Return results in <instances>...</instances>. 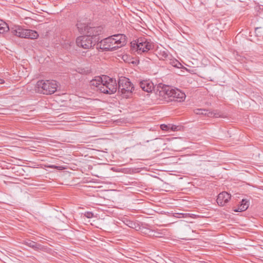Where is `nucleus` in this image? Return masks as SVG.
<instances>
[{
    "instance_id": "f257e3e1",
    "label": "nucleus",
    "mask_w": 263,
    "mask_h": 263,
    "mask_svg": "<svg viewBox=\"0 0 263 263\" xmlns=\"http://www.w3.org/2000/svg\"><path fill=\"white\" fill-rule=\"evenodd\" d=\"M101 32L100 27L85 26L83 29V49H90L98 41V35Z\"/></svg>"
},
{
    "instance_id": "f03ea898",
    "label": "nucleus",
    "mask_w": 263,
    "mask_h": 263,
    "mask_svg": "<svg viewBox=\"0 0 263 263\" xmlns=\"http://www.w3.org/2000/svg\"><path fill=\"white\" fill-rule=\"evenodd\" d=\"M58 88V84L55 80H40L35 86L36 92L44 95H51L54 93Z\"/></svg>"
},
{
    "instance_id": "7ed1b4c3",
    "label": "nucleus",
    "mask_w": 263,
    "mask_h": 263,
    "mask_svg": "<svg viewBox=\"0 0 263 263\" xmlns=\"http://www.w3.org/2000/svg\"><path fill=\"white\" fill-rule=\"evenodd\" d=\"M88 148H87L84 144H83V156L85 158H83V174L85 173L87 175H91L92 176L99 177L97 173L96 168L97 165L93 163L92 160H87L86 159L87 156L89 155L91 156H89V158H92V154L91 153H87Z\"/></svg>"
},
{
    "instance_id": "20e7f679",
    "label": "nucleus",
    "mask_w": 263,
    "mask_h": 263,
    "mask_svg": "<svg viewBox=\"0 0 263 263\" xmlns=\"http://www.w3.org/2000/svg\"><path fill=\"white\" fill-rule=\"evenodd\" d=\"M133 85L129 80L125 77L121 78L118 81V92L123 98H129L134 90Z\"/></svg>"
},
{
    "instance_id": "39448f33",
    "label": "nucleus",
    "mask_w": 263,
    "mask_h": 263,
    "mask_svg": "<svg viewBox=\"0 0 263 263\" xmlns=\"http://www.w3.org/2000/svg\"><path fill=\"white\" fill-rule=\"evenodd\" d=\"M118 86L115 79L103 76V83L101 84L100 91L106 94H113L116 92Z\"/></svg>"
},
{
    "instance_id": "423d86ee",
    "label": "nucleus",
    "mask_w": 263,
    "mask_h": 263,
    "mask_svg": "<svg viewBox=\"0 0 263 263\" xmlns=\"http://www.w3.org/2000/svg\"><path fill=\"white\" fill-rule=\"evenodd\" d=\"M10 31L13 35L22 38L34 39L39 35L35 31L24 29L20 26H14L11 28Z\"/></svg>"
},
{
    "instance_id": "0eeeda50",
    "label": "nucleus",
    "mask_w": 263,
    "mask_h": 263,
    "mask_svg": "<svg viewBox=\"0 0 263 263\" xmlns=\"http://www.w3.org/2000/svg\"><path fill=\"white\" fill-rule=\"evenodd\" d=\"M154 47L152 42L149 39L145 37H140L137 39L136 51L138 54H142L152 50Z\"/></svg>"
},
{
    "instance_id": "6e6552de",
    "label": "nucleus",
    "mask_w": 263,
    "mask_h": 263,
    "mask_svg": "<svg viewBox=\"0 0 263 263\" xmlns=\"http://www.w3.org/2000/svg\"><path fill=\"white\" fill-rule=\"evenodd\" d=\"M97 48L100 49L103 51H115L117 50L115 44L114 43V40L111 37L109 36L97 44Z\"/></svg>"
},
{
    "instance_id": "1a4fd4ad",
    "label": "nucleus",
    "mask_w": 263,
    "mask_h": 263,
    "mask_svg": "<svg viewBox=\"0 0 263 263\" xmlns=\"http://www.w3.org/2000/svg\"><path fill=\"white\" fill-rule=\"evenodd\" d=\"M173 88L167 85H163L162 87L160 86L158 91L159 95L167 102H170V99L172 96Z\"/></svg>"
},
{
    "instance_id": "9d476101",
    "label": "nucleus",
    "mask_w": 263,
    "mask_h": 263,
    "mask_svg": "<svg viewBox=\"0 0 263 263\" xmlns=\"http://www.w3.org/2000/svg\"><path fill=\"white\" fill-rule=\"evenodd\" d=\"M110 36L114 40V43L115 44L117 49L126 44V36L123 34H117Z\"/></svg>"
},
{
    "instance_id": "9b49d317",
    "label": "nucleus",
    "mask_w": 263,
    "mask_h": 263,
    "mask_svg": "<svg viewBox=\"0 0 263 263\" xmlns=\"http://www.w3.org/2000/svg\"><path fill=\"white\" fill-rule=\"evenodd\" d=\"M194 112L197 115H203L209 117H220L221 113L217 110L210 111L209 110L203 109H196Z\"/></svg>"
},
{
    "instance_id": "f8f14e48",
    "label": "nucleus",
    "mask_w": 263,
    "mask_h": 263,
    "mask_svg": "<svg viewBox=\"0 0 263 263\" xmlns=\"http://www.w3.org/2000/svg\"><path fill=\"white\" fill-rule=\"evenodd\" d=\"M172 96L171 97L170 100L171 101H177L181 102L183 101L185 98V95L183 92L181 91L178 89H172Z\"/></svg>"
},
{
    "instance_id": "ddd939ff",
    "label": "nucleus",
    "mask_w": 263,
    "mask_h": 263,
    "mask_svg": "<svg viewBox=\"0 0 263 263\" xmlns=\"http://www.w3.org/2000/svg\"><path fill=\"white\" fill-rule=\"evenodd\" d=\"M139 86L143 91L147 92H152L155 88L153 83L149 80L140 81Z\"/></svg>"
},
{
    "instance_id": "4468645a",
    "label": "nucleus",
    "mask_w": 263,
    "mask_h": 263,
    "mask_svg": "<svg viewBox=\"0 0 263 263\" xmlns=\"http://www.w3.org/2000/svg\"><path fill=\"white\" fill-rule=\"evenodd\" d=\"M230 198V194L226 192H222L218 195L217 202L219 205L223 206L229 201Z\"/></svg>"
},
{
    "instance_id": "2eb2a0df",
    "label": "nucleus",
    "mask_w": 263,
    "mask_h": 263,
    "mask_svg": "<svg viewBox=\"0 0 263 263\" xmlns=\"http://www.w3.org/2000/svg\"><path fill=\"white\" fill-rule=\"evenodd\" d=\"M103 77H96L95 79H92L89 82L90 86L93 87V88H96L97 90L100 91L101 84L103 83Z\"/></svg>"
},
{
    "instance_id": "dca6fc26",
    "label": "nucleus",
    "mask_w": 263,
    "mask_h": 263,
    "mask_svg": "<svg viewBox=\"0 0 263 263\" xmlns=\"http://www.w3.org/2000/svg\"><path fill=\"white\" fill-rule=\"evenodd\" d=\"M24 244L33 249L35 251L41 250L43 249V246L31 240L24 241Z\"/></svg>"
},
{
    "instance_id": "f3484780",
    "label": "nucleus",
    "mask_w": 263,
    "mask_h": 263,
    "mask_svg": "<svg viewBox=\"0 0 263 263\" xmlns=\"http://www.w3.org/2000/svg\"><path fill=\"white\" fill-rule=\"evenodd\" d=\"M249 206V200L243 199L241 203L238 205V208L234 210L235 212H243L248 209Z\"/></svg>"
},
{
    "instance_id": "a211bd4d",
    "label": "nucleus",
    "mask_w": 263,
    "mask_h": 263,
    "mask_svg": "<svg viewBox=\"0 0 263 263\" xmlns=\"http://www.w3.org/2000/svg\"><path fill=\"white\" fill-rule=\"evenodd\" d=\"M10 30L8 24L2 20H0V33H4Z\"/></svg>"
},
{
    "instance_id": "6ab92c4d",
    "label": "nucleus",
    "mask_w": 263,
    "mask_h": 263,
    "mask_svg": "<svg viewBox=\"0 0 263 263\" xmlns=\"http://www.w3.org/2000/svg\"><path fill=\"white\" fill-rule=\"evenodd\" d=\"M83 53H84V51H83ZM95 54V51L93 48H92L90 50H87L86 52H85V54L83 55V56L90 58L92 55H94Z\"/></svg>"
},
{
    "instance_id": "aec40b11",
    "label": "nucleus",
    "mask_w": 263,
    "mask_h": 263,
    "mask_svg": "<svg viewBox=\"0 0 263 263\" xmlns=\"http://www.w3.org/2000/svg\"><path fill=\"white\" fill-rule=\"evenodd\" d=\"M76 27L80 33H81L82 31V23L81 22V17L78 18L77 22L76 24Z\"/></svg>"
},
{
    "instance_id": "412c9836",
    "label": "nucleus",
    "mask_w": 263,
    "mask_h": 263,
    "mask_svg": "<svg viewBox=\"0 0 263 263\" xmlns=\"http://www.w3.org/2000/svg\"><path fill=\"white\" fill-rule=\"evenodd\" d=\"M124 223L128 227L132 228H134L136 227V223L135 222H134L133 221L129 220H126L124 222Z\"/></svg>"
},
{
    "instance_id": "4be33fe9",
    "label": "nucleus",
    "mask_w": 263,
    "mask_h": 263,
    "mask_svg": "<svg viewBox=\"0 0 263 263\" xmlns=\"http://www.w3.org/2000/svg\"><path fill=\"white\" fill-rule=\"evenodd\" d=\"M178 215L177 217L178 218H187L191 217V214L189 213H176Z\"/></svg>"
},
{
    "instance_id": "5701e85b",
    "label": "nucleus",
    "mask_w": 263,
    "mask_h": 263,
    "mask_svg": "<svg viewBox=\"0 0 263 263\" xmlns=\"http://www.w3.org/2000/svg\"><path fill=\"white\" fill-rule=\"evenodd\" d=\"M76 44L78 46L82 47V36H79L77 38Z\"/></svg>"
},
{
    "instance_id": "b1692460",
    "label": "nucleus",
    "mask_w": 263,
    "mask_h": 263,
    "mask_svg": "<svg viewBox=\"0 0 263 263\" xmlns=\"http://www.w3.org/2000/svg\"><path fill=\"white\" fill-rule=\"evenodd\" d=\"M93 119H94L93 118H92L91 117L83 116V122H93V121H92V120Z\"/></svg>"
},
{
    "instance_id": "393cba45",
    "label": "nucleus",
    "mask_w": 263,
    "mask_h": 263,
    "mask_svg": "<svg viewBox=\"0 0 263 263\" xmlns=\"http://www.w3.org/2000/svg\"><path fill=\"white\" fill-rule=\"evenodd\" d=\"M84 215L88 218H92L93 216V214L91 212H85Z\"/></svg>"
},
{
    "instance_id": "a878e982",
    "label": "nucleus",
    "mask_w": 263,
    "mask_h": 263,
    "mask_svg": "<svg viewBox=\"0 0 263 263\" xmlns=\"http://www.w3.org/2000/svg\"><path fill=\"white\" fill-rule=\"evenodd\" d=\"M91 72V69L90 67H86L85 69L83 68V74H89Z\"/></svg>"
},
{
    "instance_id": "bb28decb",
    "label": "nucleus",
    "mask_w": 263,
    "mask_h": 263,
    "mask_svg": "<svg viewBox=\"0 0 263 263\" xmlns=\"http://www.w3.org/2000/svg\"><path fill=\"white\" fill-rule=\"evenodd\" d=\"M170 126H171L170 125H167L165 124H162V125H161L160 127L162 130H167L168 129H169L170 128Z\"/></svg>"
},
{
    "instance_id": "cd10ccee",
    "label": "nucleus",
    "mask_w": 263,
    "mask_h": 263,
    "mask_svg": "<svg viewBox=\"0 0 263 263\" xmlns=\"http://www.w3.org/2000/svg\"><path fill=\"white\" fill-rule=\"evenodd\" d=\"M48 167L49 168H58L59 170H61V166H55V165H49L48 166Z\"/></svg>"
},
{
    "instance_id": "c85d7f7f",
    "label": "nucleus",
    "mask_w": 263,
    "mask_h": 263,
    "mask_svg": "<svg viewBox=\"0 0 263 263\" xmlns=\"http://www.w3.org/2000/svg\"><path fill=\"white\" fill-rule=\"evenodd\" d=\"M175 62L176 63V64L174 65L175 67L179 68L181 65V63L177 61H176Z\"/></svg>"
},
{
    "instance_id": "c756f323",
    "label": "nucleus",
    "mask_w": 263,
    "mask_h": 263,
    "mask_svg": "<svg viewBox=\"0 0 263 263\" xmlns=\"http://www.w3.org/2000/svg\"><path fill=\"white\" fill-rule=\"evenodd\" d=\"M88 188H89V186H88L87 185H83V193L86 191H88Z\"/></svg>"
},
{
    "instance_id": "7c9ffc66",
    "label": "nucleus",
    "mask_w": 263,
    "mask_h": 263,
    "mask_svg": "<svg viewBox=\"0 0 263 263\" xmlns=\"http://www.w3.org/2000/svg\"><path fill=\"white\" fill-rule=\"evenodd\" d=\"M171 129H172V130H176V129H177V126H174V125H171Z\"/></svg>"
},
{
    "instance_id": "2f4dec72",
    "label": "nucleus",
    "mask_w": 263,
    "mask_h": 263,
    "mask_svg": "<svg viewBox=\"0 0 263 263\" xmlns=\"http://www.w3.org/2000/svg\"><path fill=\"white\" fill-rule=\"evenodd\" d=\"M167 55H167V54L166 52H163V57L164 58H166V57H167Z\"/></svg>"
},
{
    "instance_id": "473e14b6",
    "label": "nucleus",
    "mask_w": 263,
    "mask_h": 263,
    "mask_svg": "<svg viewBox=\"0 0 263 263\" xmlns=\"http://www.w3.org/2000/svg\"><path fill=\"white\" fill-rule=\"evenodd\" d=\"M4 83H5V81L3 79L0 78V84H4Z\"/></svg>"
},
{
    "instance_id": "72a5a7b5",
    "label": "nucleus",
    "mask_w": 263,
    "mask_h": 263,
    "mask_svg": "<svg viewBox=\"0 0 263 263\" xmlns=\"http://www.w3.org/2000/svg\"><path fill=\"white\" fill-rule=\"evenodd\" d=\"M83 99H85V98L84 97H83ZM86 100H88L87 99H86Z\"/></svg>"
},
{
    "instance_id": "f704fd0d",
    "label": "nucleus",
    "mask_w": 263,
    "mask_h": 263,
    "mask_svg": "<svg viewBox=\"0 0 263 263\" xmlns=\"http://www.w3.org/2000/svg\"><path fill=\"white\" fill-rule=\"evenodd\" d=\"M93 150V149H90V151L91 152V151H92Z\"/></svg>"
}]
</instances>
